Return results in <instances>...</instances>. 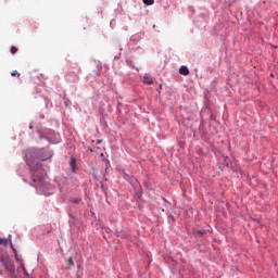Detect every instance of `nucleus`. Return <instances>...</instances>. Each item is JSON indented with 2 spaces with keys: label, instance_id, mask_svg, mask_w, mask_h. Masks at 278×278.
<instances>
[{
  "label": "nucleus",
  "instance_id": "2eb2a0df",
  "mask_svg": "<svg viewBox=\"0 0 278 278\" xmlns=\"http://www.w3.org/2000/svg\"><path fill=\"white\" fill-rule=\"evenodd\" d=\"M159 89L162 90V85H160Z\"/></svg>",
  "mask_w": 278,
  "mask_h": 278
},
{
  "label": "nucleus",
  "instance_id": "4468645a",
  "mask_svg": "<svg viewBox=\"0 0 278 278\" xmlns=\"http://www.w3.org/2000/svg\"><path fill=\"white\" fill-rule=\"evenodd\" d=\"M81 201V199H75L73 200V203H79Z\"/></svg>",
  "mask_w": 278,
  "mask_h": 278
},
{
  "label": "nucleus",
  "instance_id": "9d476101",
  "mask_svg": "<svg viewBox=\"0 0 278 278\" xmlns=\"http://www.w3.org/2000/svg\"><path fill=\"white\" fill-rule=\"evenodd\" d=\"M11 77H21V73H18V71H13Z\"/></svg>",
  "mask_w": 278,
  "mask_h": 278
},
{
  "label": "nucleus",
  "instance_id": "f3484780",
  "mask_svg": "<svg viewBox=\"0 0 278 278\" xmlns=\"http://www.w3.org/2000/svg\"><path fill=\"white\" fill-rule=\"evenodd\" d=\"M80 267V265L78 264V268Z\"/></svg>",
  "mask_w": 278,
  "mask_h": 278
},
{
  "label": "nucleus",
  "instance_id": "20e7f679",
  "mask_svg": "<svg viewBox=\"0 0 278 278\" xmlns=\"http://www.w3.org/2000/svg\"><path fill=\"white\" fill-rule=\"evenodd\" d=\"M179 74L180 75H185V76H187V75H190V70H188V66H181L180 68H179Z\"/></svg>",
  "mask_w": 278,
  "mask_h": 278
},
{
  "label": "nucleus",
  "instance_id": "0eeeda50",
  "mask_svg": "<svg viewBox=\"0 0 278 278\" xmlns=\"http://www.w3.org/2000/svg\"><path fill=\"white\" fill-rule=\"evenodd\" d=\"M15 260L20 262V267L23 268L24 273L26 274V267L25 264L23 263L22 257H20L16 253H15Z\"/></svg>",
  "mask_w": 278,
  "mask_h": 278
},
{
  "label": "nucleus",
  "instance_id": "f03ea898",
  "mask_svg": "<svg viewBox=\"0 0 278 278\" xmlns=\"http://www.w3.org/2000/svg\"><path fill=\"white\" fill-rule=\"evenodd\" d=\"M65 79L66 81H68L70 84H77V81H79V74L75 73V72H68L65 75Z\"/></svg>",
  "mask_w": 278,
  "mask_h": 278
},
{
  "label": "nucleus",
  "instance_id": "f8f14e48",
  "mask_svg": "<svg viewBox=\"0 0 278 278\" xmlns=\"http://www.w3.org/2000/svg\"><path fill=\"white\" fill-rule=\"evenodd\" d=\"M197 233L200 236H206L207 231L206 230H198Z\"/></svg>",
  "mask_w": 278,
  "mask_h": 278
},
{
  "label": "nucleus",
  "instance_id": "ddd939ff",
  "mask_svg": "<svg viewBox=\"0 0 278 278\" xmlns=\"http://www.w3.org/2000/svg\"><path fill=\"white\" fill-rule=\"evenodd\" d=\"M0 244H3V245L8 244V240L0 239Z\"/></svg>",
  "mask_w": 278,
  "mask_h": 278
},
{
  "label": "nucleus",
  "instance_id": "1a4fd4ad",
  "mask_svg": "<svg viewBox=\"0 0 278 278\" xmlns=\"http://www.w3.org/2000/svg\"><path fill=\"white\" fill-rule=\"evenodd\" d=\"M143 3L146 5H153L155 3V0H143Z\"/></svg>",
  "mask_w": 278,
  "mask_h": 278
},
{
  "label": "nucleus",
  "instance_id": "dca6fc26",
  "mask_svg": "<svg viewBox=\"0 0 278 278\" xmlns=\"http://www.w3.org/2000/svg\"><path fill=\"white\" fill-rule=\"evenodd\" d=\"M172 220H173V222H175V218H174V216H172Z\"/></svg>",
  "mask_w": 278,
  "mask_h": 278
},
{
  "label": "nucleus",
  "instance_id": "423d86ee",
  "mask_svg": "<svg viewBox=\"0 0 278 278\" xmlns=\"http://www.w3.org/2000/svg\"><path fill=\"white\" fill-rule=\"evenodd\" d=\"M143 84L151 86V84H153V78H151L149 75L143 76Z\"/></svg>",
  "mask_w": 278,
  "mask_h": 278
},
{
  "label": "nucleus",
  "instance_id": "9b49d317",
  "mask_svg": "<svg viewBox=\"0 0 278 278\" xmlns=\"http://www.w3.org/2000/svg\"><path fill=\"white\" fill-rule=\"evenodd\" d=\"M17 52H18V48L12 46V47H11V53H12V55H14V53H17Z\"/></svg>",
  "mask_w": 278,
  "mask_h": 278
},
{
  "label": "nucleus",
  "instance_id": "6e6552de",
  "mask_svg": "<svg viewBox=\"0 0 278 278\" xmlns=\"http://www.w3.org/2000/svg\"><path fill=\"white\" fill-rule=\"evenodd\" d=\"M67 265H68L67 269H72V267L75 266L74 261H73V257H70V258L67 260Z\"/></svg>",
  "mask_w": 278,
  "mask_h": 278
},
{
  "label": "nucleus",
  "instance_id": "39448f33",
  "mask_svg": "<svg viewBox=\"0 0 278 278\" xmlns=\"http://www.w3.org/2000/svg\"><path fill=\"white\" fill-rule=\"evenodd\" d=\"M70 166H71L72 173H75V168L77 166V160L75 157L71 159Z\"/></svg>",
  "mask_w": 278,
  "mask_h": 278
},
{
  "label": "nucleus",
  "instance_id": "7ed1b4c3",
  "mask_svg": "<svg viewBox=\"0 0 278 278\" xmlns=\"http://www.w3.org/2000/svg\"><path fill=\"white\" fill-rule=\"evenodd\" d=\"M4 267L5 269L11 273V274H14L15 273V267H14V263L12 262H7L4 263Z\"/></svg>",
  "mask_w": 278,
  "mask_h": 278
},
{
  "label": "nucleus",
  "instance_id": "f257e3e1",
  "mask_svg": "<svg viewBox=\"0 0 278 278\" xmlns=\"http://www.w3.org/2000/svg\"><path fill=\"white\" fill-rule=\"evenodd\" d=\"M41 153H45V149L38 150L36 148H30L26 150L25 153L26 164L27 166H29L31 173H34L33 181H36V177H38V175H36V172L40 170V163L38 162V160H40L41 162H47V160L51 157V154H49L48 156H42Z\"/></svg>",
  "mask_w": 278,
  "mask_h": 278
}]
</instances>
